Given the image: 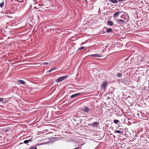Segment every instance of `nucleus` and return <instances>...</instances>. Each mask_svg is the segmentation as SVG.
Listing matches in <instances>:
<instances>
[{
    "mask_svg": "<svg viewBox=\"0 0 149 149\" xmlns=\"http://www.w3.org/2000/svg\"><path fill=\"white\" fill-rule=\"evenodd\" d=\"M68 77V76L67 75H65L64 76L58 78L56 79V82L58 83L66 79Z\"/></svg>",
    "mask_w": 149,
    "mask_h": 149,
    "instance_id": "obj_1",
    "label": "nucleus"
},
{
    "mask_svg": "<svg viewBox=\"0 0 149 149\" xmlns=\"http://www.w3.org/2000/svg\"><path fill=\"white\" fill-rule=\"evenodd\" d=\"M82 110L86 113H88L90 111V109L89 108L86 106L83 107Z\"/></svg>",
    "mask_w": 149,
    "mask_h": 149,
    "instance_id": "obj_2",
    "label": "nucleus"
},
{
    "mask_svg": "<svg viewBox=\"0 0 149 149\" xmlns=\"http://www.w3.org/2000/svg\"><path fill=\"white\" fill-rule=\"evenodd\" d=\"M107 82L106 81H105L102 83L101 86V88L104 89L107 87Z\"/></svg>",
    "mask_w": 149,
    "mask_h": 149,
    "instance_id": "obj_3",
    "label": "nucleus"
},
{
    "mask_svg": "<svg viewBox=\"0 0 149 149\" xmlns=\"http://www.w3.org/2000/svg\"><path fill=\"white\" fill-rule=\"evenodd\" d=\"M99 125V123L97 122H95L92 123H91L90 124L91 126H93L94 127H97Z\"/></svg>",
    "mask_w": 149,
    "mask_h": 149,
    "instance_id": "obj_4",
    "label": "nucleus"
},
{
    "mask_svg": "<svg viewBox=\"0 0 149 149\" xmlns=\"http://www.w3.org/2000/svg\"><path fill=\"white\" fill-rule=\"evenodd\" d=\"M91 56H93V57H101L102 56V55L101 54H92L90 55Z\"/></svg>",
    "mask_w": 149,
    "mask_h": 149,
    "instance_id": "obj_5",
    "label": "nucleus"
},
{
    "mask_svg": "<svg viewBox=\"0 0 149 149\" xmlns=\"http://www.w3.org/2000/svg\"><path fill=\"white\" fill-rule=\"evenodd\" d=\"M83 94L82 93H75V94H73L71 95V98H73L74 97H75L77 96L80 95H81Z\"/></svg>",
    "mask_w": 149,
    "mask_h": 149,
    "instance_id": "obj_6",
    "label": "nucleus"
},
{
    "mask_svg": "<svg viewBox=\"0 0 149 149\" xmlns=\"http://www.w3.org/2000/svg\"><path fill=\"white\" fill-rule=\"evenodd\" d=\"M117 22L119 24H120L121 22H124L125 21L121 19H119L116 20Z\"/></svg>",
    "mask_w": 149,
    "mask_h": 149,
    "instance_id": "obj_7",
    "label": "nucleus"
},
{
    "mask_svg": "<svg viewBox=\"0 0 149 149\" xmlns=\"http://www.w3.org/2000/svg\"><path fill=\"white\" fill-rule=\"evenodd\" d=\"M18 82L19 83L22 84L23 85L24 84H25V82L24 81L21 80H19Z\"/></svg>",
    "mask_w": 149,
    "mask_h": 149,
    "instance_id": "obj_8",
    "label": "nucleus"
},
{
    "mask_svg": "<svg viewBox=\"0 0 149 149\" xmlns=\"http://www.w3.org/2000/svg\"><path fill=\"white\" fill-rule=\"evenodd\" d=\"M107 24L110 26H111L113 25V23L112 21H109L107 22Z\"/></svg>",
    "mask_w": 149,
    "mask_h": 149,
    "instance_id": "obj_9",
    "label": "nucleus"
},
{
    "mask_svg": "<svg viewBox=\"0 0 149 149\" xmlns=\"http://www.w3.org/2000/svg\"><path fill=\"white\" fill-rule=\"evenodd\" d=\"M110 1L113 3H117L118 1L117 0H109Z\"/></svg>",
    "mask_w": 149,
    "mask_h": 149,
    "instance_id": "obj_10",
    "label": "nucleus"
},
{
    "mask_svg": "<svg viewBox=\"0 0 149 149\" xmlns=\"http://www.w3.org/2000/svg\"><path fill=\"white\" fill-rule=\"evenodd\" d=\"M120 12L118 11L116 12L114 14V17H117L119 15V14L120 13Z\"/></svg>",
    "mask_w": 149,
    "mask_h": 149,
    "instance_id": "obj_11",
    "label": "nucleus"
},
{
    "mask_svg": "<svg viewBox=\"0 0 149 149\" xmlns=\"http://www.w3.org/2000/svg\"><path fill=\"white\" fill-rule=\"evenodd\" d=\"M112 29L111 28L109 29H107L106 31V32L107 33H109L112 32Z\"/></svg>",
    "mask_w": 149,
    "mask_h": 149,
    "instance_id": "obj_12",
    "label": "nucleus"
},
{
    "mask_svg": "<svg viewBox=\"0 0 149 149\" xmlns=\"http://www.w3.org/2000/svg\"><path fill=\"white\" fill-rule=\"evenodd\" d=\"M56 69V68H55V67L54 68H51L49 71V72H52V71H53L54 70H55Z\"/></svg>",
    "mask_w": 149,
    "mask_h": 149,
    "instance_id": "obj_13",
    "label": "nucleus"
},
{
    "mask_svg": "<svg viewBox=\"0 0 149 149\" xmlns=\"http://www.w3.org/2000/svg\"><path fill=\"white\" fill-rule=\"evenodd\" d=\"M119 122V121L117 120H113V122L115 124H117Z\"/></svg>",
    "mask_w": 149,
    "mask_h": 149,
    "instance_id": "obj_14",
    "label": "nucleus"
},
{
    "mask_svg": "<svg viewBox=\"0 0 149 149\" xmlns=\"http://www.w3.org/2000/svg\"><path fill=\"white\" fill-rule=\"evenodd\" d=\"M145 60V59L144 57H141V58L140 60V61L141 62H143Z\"/></svg>",
    "mask_w": 149,
    "mask_h": 149,
    "instance_id": "obj_15",
    "label": "nucleus"
},
{
    "mask_svg": "<svg viewBox=\"0 0 149 149\" xmlns=\"http://www.w3.org/2000/svg\"><path fill=\"white\" fill-rule=\"evenodd\" d=\"M4 6V3L3 2L1 3L0 4V7L1 8Z\"/></svg>",
    "mask_w": 149,
    "mask_h": 149,
    "instance_id": "obj_16",
    "label": "nucleus"
},
{
    "mask_svg": "<svg viewBox=\"0 0 149 149\" xmlns=\"http://www.w3.org/2000/svg\"><path fill=\"white\" fill-rule=\"evenodd\" d=\"M122 74L121 73H119L117 74V76L119 77H121L122 76Z\"/></svg>",
    "mask_w": 149,
    "mask_h": 149,
    "instance_id": "obj_17",
    "label": "nucleus"
},
{
    "mask_svg": "<svg viewBox=\"0 0 149 149\" xmlns=\"http://www.w3.org/2000/svg\"><path fill=\"white\" fill-rule=\"evenodd\" d=\"M29 140H25L24 141V143L25 144H27L29 143Z\"/></svg>",
    "mask_w": 149,
    "mask_h": 149,
    "instance_id": "obj_18",
    "label": "nucleus"
},
{
    "mask_svg": "<svg viewBox=\"0 0 149 149\" xmlns=\"http://www.w3.org/2000/svg\"><path fill=\"white\" fill-rule=\"evenodd\" d=\"M85 47H81L79 48L78 49L77 51L80 50L82 49H83Z\"/></svg>",
    "mask_w": 149,
    "mask_h": 149,
    "instance_id": "obj_19",
    "label": "nucleus"
},
{
    "mask_svg": "<svg viewBox=\"0 0 149 149\" xmlns=\"http://www.w3.org/2000/svg\"><path fill=\"white\" fill-rule=\"evenodd\" d=\"M37 148L35 146H32L31 148H30L29 149H37Z\"/></svg>",
    "mask_w": 149,
    "mask_h": 149,
    "instance_id": "obj_20",
    "label": "nucleus"
},
{
    "mask_svg": "<svg viewBox=\"0 0 149 149\" xmlns=\"http://www.w3.org/2000/svg\"><path fill=\"white\" fill-rule=\"evenodd\" d=\"M116 133H120L122 132H121L120 131H119V130H116Z\"/></svg>",
    "mask_w": 149,
    "mask_h": 149,
    "instance_id": "obj_21",
    "label": "nucleus"
},
{
    "mask_svg": "<svg viewBox=\"0 0 149 149\" xmlns=\"http://www.w3.org/2000/svg\"><path fill=\"white\" fill-rule=\"evenodd\" d=\"M3 100V98H0V102H2Z\"/></svg>",
    "mask_w": 149,
    "mask_h": 149,
    "instance_id": "obj_22",
    "label": "nucleus"
},
{
    "mask_svg": "<svg viewBox=\"0 0 149 149\" xmlns=\"http://www.w3.org/2000/svg\"><path fill=\"white\" fill-rule=\"evenodd\" d=\"M48 64V63L47 62H44L43 63V64L45 65H47Z\"/></svg>",
    "mask_w": 149,
    "mask_h": 149,
    "instance_id": "obj_23",
    "label": "nucleus"
},
{
    "mask_svg": "<svg viewBox=\"0 0 149 149\" xmlns=\"http://www.w3.org/2000/svg\"><path fill=\"white\" fill-rule=\"evenodd\" d=\"M29 141H32V138H31L29 140Z\"/></svg>",
    "mask_w": 149,
    "mask_h": 149,
    "instance_id": "obj_24",
    "label": "nucleus"
},
{
    "mask_svg": "<svg viewBox=\"0 0 149 149\" xmlns=\"http://www.w3.org/2000/svg\"><path fill=\"white\" fill-rule=\"evenodd\" d=\"M79 148V147H77L75 148H74V149H78Z\"/></svg>",
    "mask_w": 149,
    "mask_h": 149,
    "instance_id": "obj_25",
    "label": "nucleus"
},
{
    "mask_svg": "<svg viewBox=\"0 0 149 149\" xmlns=\"http://www.w3.org/2000/svg\"><path fill=\"white\" fill-rule=\"evenodd\" d=\"M84 44V42H83L82 43L81 45V46L82 45H83V44Z\"/></svg>",
    "mask_w": 149,
    "mask_h": 149,
    "instance_id": "obj_26",
    "label": "nucleus"
}]
</instances>
